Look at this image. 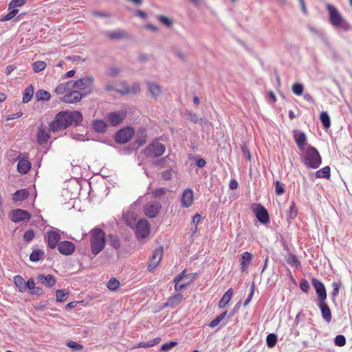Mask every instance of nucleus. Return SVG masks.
<instances>
[{
  "label": "nucleus",
  "mask_w": 352,
  "mask_h": 352,
  "mask_svg": "<svg viewBox=\"0 0 352 352\" xmlns=\"http://www.w3.org/2000/svg\"><path fill=\"white\" fill-rule=\"evenodd\" d=\"M82 120V115L78 111H61L51 122L49 129L52 132H56L64 130L73 124H78Z\"/></svg>",
  "instance_id": "f257e3e1"
},
{
  "label": "nucleus",
  "mask_w": 352,
  "mask_h": 352,
  "mask_svg": "<svg viewBox=\"0 0 352 352\" xmlns=\"http://www.w3.org/2000/svg\"><path fill=\"white\" fill-rule=\"evenodd\" d=\"M326 8L329 14V23L335 28H341L344 31L351 29L350 24L344 20L339 10L331 4L327 3Z\"/></svg>",
  "instance_id": "f03ea898"
},
{
  "label": "nucleus",
  "mask_w": 352,
  "mask_h": 352,
  "mask_svg": "<svg viewBox=\"0 0 352 352\" xmlns=\"http://www.w3.org/2000/svg\"><path fill=\"white\" fill-rule=\"evenodd\" d=\"M106 244L105 234L100 228H94L90 232V245L93 254H98Z\"/></svg>",
  "instance_id": "7ed1b4c3"
},
{
  "label": "nucleus",
  "mask_w": 352,
  "mask_h": 352,
  "mask_svg": "<svg viewBox=\"0 0 352 352\" xmlns=\"http://www.w3.org/2000/svg\"><path fill=\"white\" fill-rule=\"evenodd\" d=\"M302 161L307 168L316 169L322 164V157L316 148L309 146L303 153Z\"/></svg>",
  "instance_id": "20e7f679"
},
{
  "label": "nucleus",
  "mask_w": 352,
  "mask_h": 352,
  "mask_svg": "<svg viewBox=\"0 0 352 352\" xmlns=\"http://www.w3.org/2000/svg\"><path fill=\"white\" fill-rule=\"evenodd\" d=\"M94 78L92 76H86L73 80L74 89L82 93L84 96L90 94L93 91Z\"/></svg>",
  "instance_id": "39448f33"
},
{
  "label": "nucleus",
  "mask_w": 352,
  "mask_h": 352,
  "mask_svg": "<svg viewBox=\"0 0 352 352\" xmlns=\"http://www.w3.org/2000/svg\"><path fill=\"white\" fill-rule=\"evenodd\" d=\"M195 274H186V270H184L173 280L175 289L182 291L189 286L195 280Z\"/></svg>",
  "instance_id": "423d86ee"
},
{
  "label": "nucleus",
  "mask_w": 352,
  "mask_h": 352,
  "mask_svg": "<svg viewBox=\"0 0 352 352\" xmlns=\"http://www.w3.org/2000/svg\"><path fill=\"white\" fill-rule=\"evenodd\" d=\"M165 151L166 147L163 144L154 141L145 148L144 153L148 157H157L162 155Z\"/></svg>",
  "instance_id": "0eeeda50"
},
{
  "label": "nucleus",
  "mask_w": 352,
  "mask_h": 352,
  "mask_svg": "<svg viewBox=\"0 0 352 352\" xmlns=\"http://www.w3.org/2000/svg\"><path fill=\"white\" fill-rule=\"evenodd\" d=\"M150 224L146 219L140 220L135 225V235L138 239H143L150 234Z\"/></svg>",
  "instance_id": "6e6552de"
},
{
  "label": "nucleus",
  "mask_w": 352,
  "mask_h": 352,
  "mask_svg": "<svg viewBox=\"0 0 352 352\" xmlns=\"http://www.w3.org/2000/svg\"><path fill=\"white\" fill-rule=\"evenodd\" d=\"M252 210L261 223L267 224L270 222L268 212L261 204H253Z\"/></svg>",
  "instance_id": "1a4fd4ad"
},
{
  "label": "nucleus",
  "mask_w": 352,
  "mask_h": 352,
  "mask_svg": "<svg viewBox=\"0 0 352 352\" xmlns=\"http://www.w3.org/2000/svg\"><path fill=\"white\" fill-rule=\"evenodd\" d=\"M134 133V129L132 127L123 128L116 133V140L118 143L125 144L131 140Z\"/></svg>",
  "instance_id": "9d476101"
},
{
  "label": "nucleus",
  "mask_w": 352,
  "mask_h": 352,
  "mask_svg": "<svg viewBox=\"0 0 352 352\" xmlns=\"http://www.w3.org/2000/svg\"><path fill=\"white\" fill-rule=\"evenodd\" d=\"M83 97L84 96L82 93H80V91L76 89H73L69 91L67 94L64 95L60 100L65 103L73 104L80 101Z\"/></svg>",
  "instance_id": "9b49d317"
},
{
  "label": "nucleus",
  "mask_w": 352,
  "mask_h": 352,
  "mask_svg": "<svg viewBox=\"0 0 352 352\" xmlns=\"http://www.w3.org/2000/svg\"><path fill=\"white\" fill-rule=\"evenodd\" d=\"M30 214L26 210L21 209L13 210L10 214V219L12 222L18 223L25 220H30Z\"/></svg>",
  "instance_id": "f8f14e48"
},
{
  "label": "nucleus",
  "mask_w": 352,
  "mask_h": 352,
  "mask_svg": "<svg viewBox=\"0 0 352 352\" xmlns=\"http://www.w3.org/2000/svg\"><path fill=\"white\" fill-rule=\"evenodd\" d=\"M17 170L21 174H26L30 170L32 164L25 154H20L18 156Z\"/></svg>",
  "instance_id": "ddd939ff"
},
{
  "label": "nucleus",
  "mask_w": 352,
  "mask_h": 352,
  "mask_svg": "<svg viewBox=\"0 0 352 352\" xmlns=\"http://www.w3.org/2000/svg\"><path fill=\"white\" fill-rule=\"evenodd\" d=\"M163 255V250L160 248L155 250L152 256L148 262V270L151 272L153 271L160 264Z\"/></svg>",
  "instance_id": "4468645a"
},
{
  "label": "nucleus",
  "mask_w": 352,
  "mask_h": 352,
  "mask_svg": "<svg viewBox=\"0 0 352 352\" xmlns=\"http://www.w3.org/2000/svg\"><path fill=\"white\" fill-rule=\"evenodd\" d=\"M58 251L63 255L69 256L72 255L76 249L74 243L69 241H63L59 242L57 246Z\"/></svg>",
  "instance_id": "2eb2a0df"
},
{
  "label": "nucleus",
  "mask_w": 352,
  "mask_h": 352,
  "mask_svg": "<svg viewBox=\"0 0 352 352\" xmlns=\"http://www.w3.org/2000/svg\"><path fill=\"white\" fill-rule=\"evenodd\" d=\"M311 283L316 289L319 302L325 301L327 298V292L324 284L317 278H312Z\"/></svg>",
  "instance_id": "dca6fc26"
},
{
  "label": "nucleus",
  "mask_w": 352,
  "mask_h": 352,
  "mask_svg": "<svg viewBox=\"0 0 352 352\" xmlns=\"http://www.w3.org/2000/svg\"><path fill=\"white\" fill-rule=\"evenodd\" d=\"M162 208L160 203H148L144 207V212L149 218L155 217Z\"/></svg>",
  "instance_id": "f3484780"
},
{
  "label": "nucleus",
  "mask_w": 352,
  "mask_h": 352,
  "mask_svg": "<svg viewBox=\"0 0 352 352\" xmlns=\"http://www.w3.org/2000/svg\"><path fill=\"white\" fill-rule=\"evenodd\" d=\"M46 239L47 246L50 249H54L58 246L60 239V234L58 232L55 230H50L47 232Z\"/></svg>",
  "instance_id": "a211bd4d"
},
{
  "label": "nucleus",
  "mask_w": 352,
  "mask_h": 352,
  "mask_svg": "<svg viewBox=\"0 0 352 352\" xmlns=\"http://www.w3.org/2000/svg\"><path fill=\"white\" fill-rule=\"evenodd\" d=\"M125 116L124 111H115L109 113L107 118L112 126H117L122 122Z\"/></svg>",
  "instance_id": "6ab92c4d"
},
{
  "label": "nucleus",
  "mask_w": 352,
  "mask_h": 352,
  "mask_svg": "<svg viewBox=\"0 0 352 352\" xmlns=\"http://www.w3.org/2000/svg\"><path fill=\"white\" fill-rule=\"evenodd\" d=\"M193 200V191L190 188L184 190L181 199L182 206L184 208H188L192 204Z\"/></svg>",
  "instance_id": "aec40b11"
},
{
  "label": "nucleus",
  "mask_w": 352,
  "mask_h": 352,
  "mask_svg": "<svg viewBox=\"0 0 352 352\" xmlns=\"http://www.w3.org/2000/svg\"><path fill=\"white\" fill-rule=\"evenodd\" d=\"M74 89L73 80H69L67 82L59 84L55 89V93L58 95H65Z\"/></svg>",
  "instance_id": "412c9836"
},
{
  "label": "nucleus",
  "mask_w": 352,
  "mask_h": 352,
  "mask_svg": "<svg viewBox=\"0 0 352 352\" xmlns=\"http://www.w3.org/2000/svg\"><path fill=\"white\" fill-rule=\"evenodd\" d=\"M253 258L250 252H245L241 254L239 258L240 268L241 272H245L248 269V265L252 262Z\"/></svg>",
  "instance_id": "4be33fe9"
},
{
  "label": "nucleus",
  "mask_w": 352,
  "mask_h": 352,
  "mask_svg": "<svg viewBox=\"0 0 352 352\" xmlns=\"http://www.w3.org/2000/svg\"><path fill=\"white\" fill-rule=\"evenodd\" d=\"M294 140L299 148L302 151L307 144V137L302 132H296L294 135Z\"/></svg>",
  "instance_id": "5701e85b"
},
{
  "label": "nucleus",
  "mask_w": 352,
  "mask_h": 352,
  "mask_svg": "<svg viewBox=\"0 0 352 352\" xmlns=\"http://www.w3.org/2000/svg\"><path fill=\"white\" fill-rule=\"evenodd\" d=\"M37 280L43 285L50 287L54 286L56 283V279L54 276L51 274L46 276L44 274H39L37 276Z\"/></svg>",
  "instance_id": "b1692460"
},
{
  "label": "nucleus",
  "mask_w": 352,
  "mask_h": 352,
  "mask_svg": "<svg viewBox=\"0 0 352 352\" xmlns=\"http://www.w3.org/2000/svg\"><path fill=\"white\" fill-rule=\"evenodd\" d=\"M318 306L321 310L324 320L329 322L331 320V312L329 306L324 301L319 302Z\"/></svg>",
  "instance_id": "393cba45"
},
{
  "label": "nucleus",
  "mask_w": 352,
  "mask_h": 352,
  "mask_svg": "<svg viewBox=\"0 0 352 352\" xmlns=\"http://www.w3.org/2000/svg\"><path fill=\"white\" fill-rule=\"evenodd\" d=\"M183 300V295L181 293H177L173 296H170L166 304V307H175L179 305Z\"/></svg>",
  "instance_id": "a878e982"
},
{
  "label": "nucleus",
  "mask_w": 352,
  "mask_h": 352,
  "mask_svg": "<svg viewBox=\"0 0 352 352\" xmlns=\"http://www.w3.org/2000/svg\"><path fill=\"white\" fill-rule=\"evenodd\" d=\"M234 291L232 288H230L223 296L219 302V307L220 309L224 308L230 301L232 298Z\"/></svg>",
  "instance_id": "bb28decb"
},
{
  "label": "nucleus",
  "mask_w": 352,
  "mask_h": 352,
  "mask_svg": "<svg viewBox=\"0 0 352 352\" xmlns=\"http://www.w3.org/2000/svg\"><path fill=\"white\" fill-rule=\"evenodd\" d=\"M161 342L160 338H155L153 340H149L148 342H140L138 344L134 345L132 349H138V348H148L152 347L157 344Z\"/></svg>",
  "instance_id": "cd10ccee"
},
{
  "label": "nucleus",
  "mask_w": 352,
  "mask_h": 352,
  "mask_svg": "<svg viewBox=\"0 0 352 352\" xmlns=\"http://www.w3.org/2000/svg\"><path fill=\"white\" fill-rule=\"evenodd\" d=\"M140 91V87L139 83H134L131 87L124 85V89H118V92L122 94H136L139 93Z\"/></svg>",
  "instance_id": "c85d7f7f"
},
{
  "label": "nucleus",
  "mask_w": 352,
  "mask_h": 352,
  "mask_svg": "<svg viewBox=\"0 0 352 352\" xmlns=\"http://www.w3.org/2000/svg\"><path fill=\"white\" fill-rule=\"evenodd\" d=\"M50 136L43 128H39L37 133V142L39 144H43L50 139Z\"/></svg>",
  "instance_id": "c756f323"
},
{
  "label": "nucleus",
  "mask_w": 352,
  "mask_h": 352,
  "mask_svg": "<svg viewBox=\"0 0 352 352\" xmlns=\"http://www.w3.org/2000/svg\"><path fill=\"white\" fill-rule=\"evenodd\" d=\"M28 196V191L26 189H21L14 193L12 199L15 201H21L27 199Z\"/></svg>",
  "instance_id": "7c9ffc66"
},
{
  "label": "nucleus",
  "mask_w": 352,
  "mask_h": 352,
  "mask_svg": "<svg viewBox=\"0 0 352 352\" xmlns=\"http://www.w3.org/2000/svg\"><path fill=\"white\" fill-rule=\"evenodd\" d=\"M14 283L16 287L19 289L20 292H24L25 291V283L23 278L20 275L14 276Z\"/></svg>",
  "instance_id": "2f4dec72"
},
{
  "label": "nucleus",
  "mask_w": 352,
  "mask_h": 352,
  "mask_svg": "<svg viewBox=\"0 0 352 352\" xmlns=\"http://www.w3.org/2000/svg\"><path fill=\"white\" fill-rule=\"evenodd\" d=\"M45 253L42 250H35L31 253L30 260L32 262H38L44 258Z\"/></svg>",
  "instance_id": "473e14b6"
},
{
  "label": "nucleus",
  "mask_w": 352,
  "mask_h": 352,
  "mask_svg": "<svg viewBox=\"0 0 352 352\" xmlns=\"http://www.w3.org/2000/svg\"><path fill=\"white\" fill-rule=\"evenodd\" d=\"M34 94V87L32 85H30L23 91V102L27 103L31 100Z\"/></svg>",
  "instance_id": "72a5a7b5"
},
{
  "label": "nucleus",
  "mask_w": 352,
  "mask_h": 352,
  "mask_svg": "<svg viewBox=\"0 0 352 352\" xmlns=\"http://www.w3.org/2000/svg\"><path fill=\"white\" fill-rule=\"evenodd\" d=\"M148 91L153 97L159 96L162 90L160 87L154 82H147Z\"/></svg>",
  "instance_id": "f704fd0d"
},
{
  "label": "nucleus",
  "mask_w": 352,
  "mask_h": 352,
  "mask_svg": "<svg viewBox=\"0 0 352 352\" xmlns=\"http://www.w3.org/2000/svg\"><path fill=\"white\" fill-rule=\"evenodd\" d=\"M35 96L38 101H48L51 98L50 94L44 89H38Z\"/></svg>",
  "instance_id": "c9c22d12"
},
{
  "label": "nucleus",
  "mask_w": 352,
  "mask_h": 352,
  "mask_svg": "<svg viewBox=\"0 0 352 352\" xmlns=\"http://www.w3.org/2000/svg\"><path fill=\"white\" fill-rule=\"evenodd\" d=\"M317 178H326L329 179L331 176V168L329 166H324L322 168L318 170L316 173Z\"/></svg>",
  "instance_id": "e433bc0d"
},
{
  "label": "nucleus",
  "mask_w": 352,
  "mask_h": 352,
  "mask_svg": "<svg viewBox=\"0 0 352 352\" xmlns=\"http://www.w3.org/2000/svg\"><path fill=\"white\" fill-rule=\"evenodd\" d=\"M93 127L95 131L102 133L105 131L107 128V124L102 120H96L93 122Z\"/></svg>",
  "instance_id": "4c0bfd02"
},
{
  "label": "nucleus",
  "mask_w": 352,
  "mask_h": 352,
  "mask_svg": "<svg viewBox=\"0 0 352 352\" xmlns=\"http://www.w3.org/2000/svg\"><path fill=\"white\" fill-rule=\"evenodd\" d=\"M107 37L111 40L120 39L126 36V34L123 31H115L108 32L107 34Z\"/></svg>",
  "instance_id": "58836bf2"
},
{
  "label": "nucleus",
  "mask_w": 352,
  "mask_h": 352,
  "mask_svg": "<svg viewBox=\"0 0 352 352\" xmlns=\"http://www.w3.org/2000/svg\"><path fill=\"white\" fill-rule=\"evenodd\" d=\"M320 118L323 126L325 129H329L331 126L330 117L329 114L327 112L323 111L320 113Z\"/></svg>",
  "instance_id": "ea45409f"
},
{
  "label": "nucleus",
  "mask_w": 352,
  "mask_h": 352,
  "mask_svg": "<svg viewBox=\"0 0 352 352\" xmlns=\"http://www.w3.org/2000/svg\"><path fill=\"white\" fill-rule=\"evenodd\" d=\"M69 294V292H67L65 289H57L56 292V300L60 302L65 301Z\"/></svg>",
  "instance_id": "a19ab883"
},
{
  "label": "nucleus",
  "mask_w": 352,
  "mask_h": 352,
  "mask_svg": "<svg viewBox=\"0 0 352 352\" xmlns=\"http://www.w3.org/2000/svg\"><path fill=\"white\" fill-rule=\"evenodd\" d=\"M120 281L116 278H111L107 283V287L111 291L117 290L120 287Z\"/></svg>",
  "instance_id": "79ce46f5"
},
{
  "label": "nucleus",
  "mask_w": 352,
  "mask_h": 352,
  "mask_svg": "<svg viewBox=\"0 0 352 352\" xmlns=\"http://www.w3.org/2000/svg\"><path fill=\"white\" fill-rule=\"evenodd\" d=\"M46 67V63L42 60H38L32 63V69L35 73L43 71Z\"/></svg>",
  "instance_id": "37998d69"
},
{
  "label": "nucleus",
  "mask_w": 352,
  "mask_h": 352,
  "mask_svg": "<svg viewBox=\"0 0 352 352\" xmlns=\"http://www.w3.org/2000/svg\"><path fill=\"white\" fill-rule=\"evenodd\" d=\"M304 87L301 83L295 82L292 85V91L296 96H301L303 93Z\"/></svg>",
  "instance_id": "c03bdc74"
},
{
  "label": "nucleus",
  "mask_w": 352,
  "mask_h": 352,
  "mask_svg": "<svg viewBox=\"0 0 352 352\" xmlns=\"http://www.w3.org/2000/svg\"><path fill=\"white\" fill-rule=\"evenodd\" d=\"M287 262L292 266L298 267L300 265V261L297 256L293 254H289L287 258Z\"/></svg>",
  "instance_id": "a18cd8bd"
},
{
  "label": "nucleus",
  "mask_w": 352,
  "mask_h": 352,
  "mask_svg": "<svg viewBox=\"0 0 352 352\" xmlns=\"http://www.w3.org/2000/svg\"><path fill=\"white\" fill-rule=\"evenodd\" d=\"M267 344L269 347L272 348L275 346L277 342V337L274 333H270L267 336Z\"/></svg>",
  "instance_id": "49530a36"
},
{
  "label": "nucleus",
  "mask_w": 352,
  "mask_h": 352,
  "mask_svg": "<svg viewBox=\"0 0 352 352\" xmlns=\"http://www.w3.org/2000/svg\"><path fill=\"white\" fill-rule=\"evenodd\" d=\"M11 9H12V10L10 12H8L6 15L3 16L0 19L1 21H9V20L12 19V18H14L16 16V14L19 12L18 9H14V8H11Z\"/></svg>",
  "instance_id": "de8ad7c7"
},
{
  "label": "nucleus",
  "mask_w": 352,
  "mask_h": 352,
  "mask_svg": "<svg viewBox=\"0 0 352 352\" xmlns=\"http://www.w3.org/2000/svg\"><path fill=\"white\" fill-rule=\"evenodd\" d=\"M27 0H12L9 3V8L17 9V7H21L26 3Z\"/></svg>",
  "instance_id": "09e8293b"
},
{
  "label": "nucleus",
  "mask_w": 352,
  "mask_h": 352,
  "mask_svg": "<svg viewBox=\"0 0 352 352\" xmlns=\"http://www.w3.org/2000/svg\"><path fill=\"white\" fill-rule=\"evenodd\" d=\"M34 236H35V234H34V230H28L24 232L23 239L27 243H30V241H32L33 240V239L34 238Z\"/></svg>",
  "instance_id": "8fccbe9b"
},
{
  "label": "nucleus",
  "mask_w": 352,
  "mask_h": 352,
  "mask_svg": "<svg viewBox=\"0 0 352 352\" xmlns=\"http://www.w3.org/2000/svg\"><path fill=\"white\" fill-rule=\"evenodd\" d=\"M124 218L125 219L126 223L130 226L133 227L135 225V218L133 216V214L127 213L124 214Z\"/></svg>",
  "instance_id": "3c124183"
},
{
  "label": "nucleus",
  "mask_w": 352,
  "mask_h": 352,
  "mask_svg": "<svg viewBox=\"0 0 352 352\" xmlns=\"http://www.w3.org/2000/svg\"><path fill=\"white\" fill-rule=\"evenodd\" d=\"M334 343L336 346H343L346 344V338L342 335H338L336 337Z\"/></svg>",
  "instance_id": "603ef678"
},
{
  "label": "nucleus",
  "mask_w": 352,
  "mask_h": 352,
  "mask_svg": "<svg viewBox=\"0 0 352 352\" xmlns=\"http://www.w3.org/2000/svg\"><path fill=\"white\" fill-rule=\"evenodd\" d=\"M275 191L277 195H281L285 192L284 185L279 181L276 182Z\"/></svg>",
  "instance_id": "864d4df0"
},
{
  "label": "nucleus",
  "mask_w": 352,
  "mask_h": 352,
  "mask_svg": "<svg viewBox=\"0 0 352 352\" xmlns=\"http://www.w3.org/2000/svg\"><path fill=\"white\" fill-rule=\"evenodd\" d=\"M67 346L69 348L72 349L74 351H80V350H82L83 348L82 345H81L74 341H72V340L69 341L67 343Z\"/></svg>",
  "instance_id": "5fc2aeb1"
},
{
  "label": "nucleus",
  "mask_w": 352,
  "mask_h": 352,
  "mask_svg": "<svg viewBox=\"0 0 352 352\" xmlns=\"http://www.w3.org/2000/svg\"><path fill=\"white\" fill-rule=\"evenodd\" d=\"M177 344V343L174 341H172L170 342H166L162 345L161 351H167L171 349L172 348H173Z\"/></svg>",
  "instance_id": "6e6d98bb"
},
{
  "label": "nucleus",
  "mask_w": 352,
  "mask_h": 352,
  "mask_svg": "<svg viewBox=\"0 0 352 352\" xmlns=\"http://www.w3.org/2000/svg\"><path fill=\"white\" fill-rule=\"evenodd\" d=\"M158 19L161 23L166 26H170L173 24V21L165 16H159Z\"/></svg>",
  "instance_id": "4d7b16f0"
},
{
  "label": "nucleus",
  "mask_w": 352,
  "mask_h": 352,
  "mask_svg": "<svg viewBox=\"0 0 352 352\" xmlns=\"http://www.w3.org/2000/svg\"><path fill=\"white\" fill-rule=\"evenodd\" d=\"M309 284L305 279H302L300 283V288L304 292H307L309 289Z\"/></svg>",
  "instance_id": "13d9d810"
},
{
  "label": "nucleus",
  "mask_w": 352,
  "mask_h": 352,
  "mask_svg": "<svg viewBox=\"0 0 352 352\" xmlns=\"http://www.w3.org/2000/svg\"><path fill=\"white\" fill-rule=\"evenodd\" d=\"M333 286V292H332V296L333 297H336L339 293V290L341 286V284L339 283H333L332 284Z\"/></svg>",
  "instance_id": "bf43d9fd"
},
{
  "label": "nucleus",
  "mask_w": 352,
  "mask_h": 352,
  "mask_svg": "<svg viewBox=\"0 0 352 352\" xmlns=\"http://www.w3.org/2000/svg\"><path fill=\"white\" fill-rule=\"evenodd\" d=\"M201 219V217L199 214H196L192 217V223L195 224V231L194 232H197V225L200 222Z\"/></svg>",
  "instance_id": "052dcab7"
},
{
  "label": "nucleus",
  "mask_w": 352,
  "mask_h": 352,
  "mask_svg": "<svg viewBox=\"0 0 352 352\" xmlns=\"http://www.w3.org/2000/svg\"><path fill=\"white\" fill-rule=\"evenodd\" d=\"M36 287L34 280L33 278H30L26 283H25V289H29L30 291H32L34 287Z\"/></svg>",
  "instance_id": "680f3d73"
},
{
  "label": "nucleus",
  "mask_w": 352,
  "mask_h": 352,
  "mask_svg": "<svg viewBox=\"0 0 352 352\" xmlns=\"http://www.w3.org/2000/svg\"><path fill=\"white\" fill-rule=\"evenodd\" d=\"M162 177L164 180H170L172 177V170H167L162 173Z\"/></svg>",
  "instance_id": "e2e57ef3"
},
{
  "label": "nucleus",
  "mask_w": 352,
  "mask_h": 352,
  "mask_svg": "<svg viewBox=\"0 0 352 352\" xmlns=\"http://www.w3.org/2000/svg\"><path fill=\"white\" fill-rule=\"evenodd\" d=\"M166 193V190L164 188H159L157 189H155L153 194L155 197H160L162 195H164Z\"/></svg>",
  "instance_id": "0e129e2a"
},
{
  "label": "nucleus",
  "mask_w": 352,
  "mask_h": 352,
  "mask_svg": "<svg viewBox=\"0 0 352 352\" xmlns=\"http://www.w3.org/2000/svg\"><path fill=\"white\" fill-rule=\"evenodd\" d=\"M254 293V284L253 283L252 285V287H251V291H250V293L249 294V296L248 297V298L246 299V300H245V302L244 303L245 306H246L248 304H249L250 302L252 300V298L253 297Z\"/></svg>",
  "instance_id": "69168bd1"
},
{
  "label": "nucleus",
  "mask_w": 352,
  "mask_h": 352,
  "mask_svg": "<svg viewBox=\"0 0 352 352\" xmlns=\"http://www.w3.org/2000/svg\"><path fill=\"white\" fill-rule=\"evenodd\" d=\"M30 294L32 295H41L43 293V291L41 287H35L32 291H30Z\"/></svg>",
  "instance_id": "338daca9"
},
{
  "label": "nucleus",
  "mask_w": 352,
  "mask_h": 352,
  "mask_svg": "<svg viewBox=\"0 0 352 352\" xmlns=\"http://www.w3.org/2000/svg\"><path fill=\"white\" fill-rule=\"evenodd\" d=\"M135 142L138 144L139 146L143 145L146 142V135L143 134L141 137L138 138Z\"/></svg>",
  "instance_id": "774afa93"
}]
</instances>
